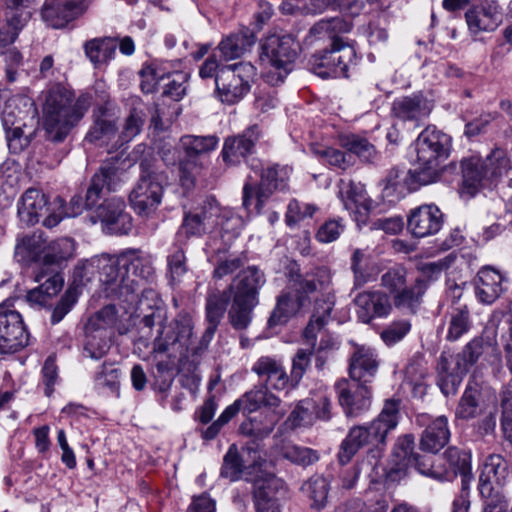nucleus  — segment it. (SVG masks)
Here are the masks:
<instances>
[{
  "label": "nucleus",
  "mask_w": 512,
  "mask_h": 512,
  "mask_svg": "<svg viewBox=\"0 0 512 512\" xmlns=\"http://www.w3.org/2000/svg\"><path fill=\"white\" fill-rule=\"evenodd\" d=\"M230 294L225 291L213 292L206 300V318L209 323L199 341L193 337V321L187 312H180L173 321L159 331L154 340L153 351L165 353L170 350L182 357L198 356L208 345L223 318Z\"/></svg>",
  "instance_id": "1"
},
{
  "label": "nucleus",
  "mask_w": 512,
  "mask_h": 512,
  "mask_svg": "<svg viewBox=\"0 0 512 512\" xmlns=\"http://www.w3.org/2000/svg\"><path fill=\"white\" fill-rule=\"evenodd\" d=\"M96 268L99 282L106 297L133 302L144 281L152 277L154 269L150 261L137 251L130 250L118 256L102 254L85 266Z\"/></svg>",
  "instance_id": "2"
},
{
  "label": "nucleus",
  "mask_w": 512,
  "mask_h": 512,
  "mask_svg": "<svg viewBox=\"0 0 512 512\" xmlns=\"http://www.w3.org/2000/svg\"><path fill=\"white\" fill-rule=\"evenodd\" d=\"M73 97V93L62 86H54L48 91L43 106L48 140L62 142L92 104V96L88 93L80 95L75 103Z\"/></svg>",
  "instance_id": "3"
},
{
  "label": "nucleus",
  "mask_w": 512,
  "mask_h": 512,
  "mask_svg": "<svg viewBox=\"0 0 512 512\" xmlns=\"http://www.w3.org/2000/svg\"><path fill=\"white\" fill-rule=\"evenodd\" d=\"M400 420V401L388 399L378 416L363 425H354L342 440L338 460L342 465L347 464L355 454L365 446L381 448L386 444L388 434L396 429Z\"/></svg>",
  "instance_id": "4"
},
{
  "label": "nucleus",
  "mask_w": 512,
  "mask_h": 512,
  "mask_svg": "<svg viewBox=\"0 0 512 512\" xmlns=\"http://www.w3.org/2000/svg\"><path fill=\"white\" fill-rule=\"evenodd\" d=\"M2 123L10 152L20 153L34 139L38 130L37 109L26 96H13L5 105Z\"/></svg>",
  "instance_id": "5"
},
{
  "label": "nucleus",
  "mask_w": 512,
  "mask_h": 512,
  "mask_svg": "<svg viewBox=\"0 0 512 512\" xmlns=\"http://www.w3.org/2000/svg\"><path fill=\"white\" fill-rule=\"evenodd\" d=\"M252 371L263 380V383L245 394L247 409L256 411L262 406L278 408L281 400L270 390L282 391L291 385V377L287 375L281 361L274 357L262 356L253 364Z\"/></svg>",
  "instance_id": "6"
},
{
  "label": "nucleus",
  "mask_w": 512,
  "mask_h": 512,
  "mask_svg": "<svg viewBox=\"0 0 512 512\" xmlns=\"http://www.w3.org/2000/svg\"><path fill=\"white\" fill-rule=\"evenodd\" d=\"M483 353V342L479 338L470 341L462 352H442L437 365V384L445 396L454 395L468 368L475 364Z\"/></svg>",
  "instance_id": "7"
},
{
  "label": "nucleus",
  "mask_w": 512,
  "mask_h": 512,
  "mask_svg": "<svg viewBox=\"0 0 512 512\" xmlns=\"http://www.w3.org/2000/svg\"><path fill=\"white\" fill-rule=\"evenodd\" d=\"M140 177L131 191L130 203L141 216H148L156 210L162 200L164 184L167 177L159 172L156 167V159L148 154L139 162Z\"/></svg>",
  "instance_id": "8"
},
{
  "label": "nucleus",
  "mask_w": 512,
  "mask_h": 512,
  "mask_svg": "<svg viewBox=\"0 0 512 512\" xmlns=\"http://www.w3.org/2000/svg\"><path fill=\"white\" fill-rule=\"evenodd\" d=\"M298 43L289 35H271L262 44L260 60L270 65L273 70L266 74V80L271 85L283 82L292 70V65L298 55Z\"/></svg>",
  "instance_id": "9"
},
{
  "label": "nucleus",
  "mask_w": 512,
  "mask_h": 512,
  "mask_svg": "<svg viewBox=\"0 0 512 512\" xmlns=\"http://www.w3.org/2000/svg\"><path fill=\"white\" fill-rule=\"evenodd\" d=\"M256 69L249 62H239L221 67L215 78L216 90L222 102L234 104L251 88Z\"/></svg>",
  "instance_id": "10"
},
{
  "label": "nucleus",
  "mask_w": 512,
  "mask_h": 512,
  "mask_svg": "<svg viewBox=\"0 0 512 512\" xmlns=\"http://www.w3.org/2000/svg\"><path fill=\"white\" fill-rule=\"evenodd\" d=\"M356 57L355 49L341 39H334L331 49L320 55H313L312 71L322 78L348 77V69Z\"/></svg>",
  "instance_id": "11"
},
{
  "label": "nucleus",
  "mask_w": 512,
  "mask_h": 512,
  "mask_svg": "<svg viewBox=\"0 0 512 512\" xmlns=\"http://www.w3.org/2000/svg\"><path fill=\"white\" fill-rule=\"evenodd\" d=\"M286 492L285 483L271 473L258 469L253 480L256 512H281V499Z\"/></svg>",
  "instance_id": "12"
},
{
  "label": "nucleus",
  "mask_w": 512,
  "mask_h": 512,
  "mask_svg": "<svg viewBox=\"0 0 512 512\" xmlns=\"http://www.w3.org/2000/svg\"><path fill=\"white\" fill-rule=\"evenodd\" d=\"M28 343L29 334L20 313L0 305V354L15 353Z\"/></svg>",
  "instance_id": "13"
},
{
  "label": "nucleus",
  "mask_w": 512,
  "mask_h": 512,
  "mask_svg": "<svg viewBox=\"0 0 512 512\" xmlns=\"http://www.w3.org/2000/svg\"><path fill=\"white\" fill-rule=\"evenodd\" d=\"M504 329L500 335V345L503 350L506 366L512 374V302L507 307ZM502 430L505 439L512 442V380L504 386L501 392Z\"/></svg>",
  "instance_id": "14"
},
{
  "label": "nucleus",
  "mask_w": 512,
  "mask_h": 512,
  "mask_svg": "<svg viewBox=\"0 0 512 512\" xmlns=\"http://www.w3.org/2000/svg\"><path fill=\"white\" fill-rule=\"evenodd\" d=\"M335 389L347 417H358L370 409L371 390L367 383L341 379L336 382Z\"/></svg>",
  "instance_id": "15"
},
{
  "label": "nucleus",
  "mask_w": 512,
  "mask_h": 512,
  "mask_svg": "<svg viewBox=\"0 0 512 512\" xmlns=\"http://www.w3.org/2000/svg\"><path fill=\"white\" fill-rule=\"evenodd\" d=\"M451 148L449 135L435 127L424 129L416 140L417 161L440 163L447 160Z\"/></svg>",
  "instance_id": "16"
},
{
  "label": "nucleus",
  "mask_w": 512,
  "mask_h": 512,
  "mask_svg": "<svg viewBox=\"0 0 512 512\" xmlns=\"http://www.w3.org/2000/svg\"><path fill=\"white\" fill-rule=\"evenodd\" d=\"M124 209L123 199L112 197L96 207L95 216L109 233L128 234L132 229V218Z\"/></svg>",
  "instance_id": "17"
},
{
  "label": "nucleus",
  "mask_w": 512,
  "mask_h": 512,
  "mask_svg": "<svg viewBox=\"0 0 512 512\" xmlns=\"http://www.w3.org/2000/svg\"><path fill=\"white\" fill-rule=\"evenodd\" d=\"M353 302L357 317L364 324L387 317L392 311L389 296L381 290H364L355 296Z\"/></svg>",
  "instance_id": "18"
},
{
  "label": "nucleus",
  "mask_w": 512,
  "mask_h": 512,
  "mask_svg": "<svg viewBox=\"0 0 512 512\" xmlns=\"http://www.w3.org/2000/svg\"><path fill=\"white\" fill-rule=\"evenodd\" d=\"M509 462L500 454H491L483 462L479 476L478 489L481 495H490L491 491H501L509 481Z\"/></svg>",
  "instance_id": "19"
},
{
  "label": "nucleus",
  "mask_w": 512,
  "mask_h": 512,
  "mask_svg": "<svg viewBox=\"0 0 512 512\" xmlns=\"http://www.w3.org/2000/svg\"><path fill=\"white\" fill-rule=\"evenodd\" d=\"M419 426H426L420 439V448L430 453L439 452L450 439L448 419L438 416L434 419L428 414H420L416 418Z\"/></svg>",
  "instance_id": "20"
},
{
  "label": "nucleus",
  "mask_w": 512,
  "mask_h": 512,
  "mask_svg": "<svg viewBox=\"0 0 512 512\" xmlns=\"http://www.w3.org/2000/svg\"><path fill=\"white\" fill-rule=\"evenodd\" d=\"M442 225L443 214L434 204H425L413 209L407 220L408 230L418 238L435 235Z\"/></svg>",
  "instance_id": "21"
},
{
  "label": "nucleus",
  "mask_w": 512,
  "mask_h": 512,
  "mask_svg": "<svg viewBox=\"0 0 512 512\" xmlns=\"http://www.w3.org/2000/svg\"><path fill=\"white\" fill-rule=\"evenodd\" d=\"M264 283V274L256 266H249L237 274L226 291L234 299L259 303V290Z\"/></svg>",
  "instance_id": "22"
},
{
  "label": "nucleus",
  "mask_w": 512,
  "mask_h": 512,
  "mask_svg": "<svg viewBox=\"0 0 512 512\" xmlns=\"http://www.w3.org/2000/svg\"><path fill=\"white\" fill-rule=\"evenodd\" d=\"M465 19L468 30L474 35L494 31L501 22L499 5L496 1L481 2L466 11Z\"/></svg>",
  "instance_id": "23"
},
{
  "label": "nucleus",
  "mask_w": 512,
  "mask_h": 512,
  "mask_svg": "<svg viewBox=\"0 0 512 512\" xmlns=\"http://www.w3.org/2000/svg\"><path fill=\"white\" fill-rule=\"evenodd\" d=\"M52 208V202H48L46 194L38 189L29 188L18 202V217L27 226H33L43 215L52 213Z\"/></svg>",
  "instance_id": "24"
},
{
  "label": "nucleus",
  "mask_w": 512,
  "mask_h": 512,
  "mask_svg": "<svg viewBox=\"0 0 512 512\" xmlns=\"http://www.w3.org/2000/svg\"><path fill=\"white\" fill-rule=\"evenodd\" d=\"M259 138L260 130L256 124L247 128L241 135L227 138L222 150L223 160L230 165L240 163L253 152Z\"/></svg>",
  "instance_id": "25"
},
{
  "label": "nucleus",
  "mask_w": 512,
  "mask_h": 512,
  "mask_svg": "<svg viewBox=\"0 0 512 512\" xmlns=\"http://www.w3.org/2000/svg\"><path fill=\"white\" fill-rule=\"evenodd\" d=\"M120 182L119 169L114 164H104L94 174L85 196L86 209L93 208L105 192L116 189Z\"/></svg>",
  "instance_id": "26"
},
{
  "label": "nucleus",
  "mask_w": 512,
  "mask_h": 512,
  "mask_svg": "<svg viewBox=\"0 0 512 512\" xmlns=\"http://www.w3.org/2000/svg\"><path fill=\"white\" fill-rule=\"evenodd\" d=\"M340 198L346 210L350 211L358 223H365L370 209L371 200L360 183L341 181Z\"/></svg>",
  "instance_id": "27"
},
{
  "label": "nucleus",
  "mask_w": 512,
  "mask_h": 512,
  "mask_svg": "<svg viewBox=\"0 0 512 512\" xmlns=\"http://www.w3.org/2000/svg\"><path fill=\"white\" fill-rule=\"evenodd\" d=\"M83 0H47L42 8L43 20L53 28H62L82 12Z\"/></svg>",
  "instance_id": "28"
},
{
  "label": "nucleus",
  "mask_w": 512,
  "mask_h": 512,
  "mask_svg": "<svg viewBox=\"0 0 512 512\" xmlns=\"http://www.w3.org/2000/svg\"><path fill=\"white\" fill-rule=\"evenodd\" d=\"M379 362L375 351L366 346H356L349 360L351 380L369 383L378 370Z\"/></svg>",
  "instance_id": "29"
},
{
  "label": "nucleus",
  "mask_w": 512,
  "mask_h": 512,
  "mask_svg": "<svg viewBox=\"0 0 512 512\" xmlns=\"http://www.w3.org/2000/svg\"><path fill=\"white\" fill-rule=\"evenodd\" d=\"M106 98L107 96L101 98L104 105L99 106L94 112V124L86 136V140L90 142L109 140L116 134L115 115L112 112L110 102Z\"/></svg>",
  "instance_id": "30"
},
{
  "label": "nucleus",
  "mask_w": 512,
  "mask_h": 512,
  "mask_svg": "<svg viewBox=\"0 0 512 512\" xmlns=\"http://www.w3.org/2000/svg\"><path fill=\"white\" fill-rule=\"evenodd\" d=\"M331 281V275L325 267H315L305 274L291 276V282L298 294L304 300V296L325 289Z\"/></svg>",
  "instance_id": "31"
},
{
  "label": "nucleus",
  "mask_w": 512,
  "mask_h": 512,
  "mask_svg": "<svg viewBox=\"0 0 512 512\" xmlns=\"http://www.w3.org/2000/svg\"><path fill=\"white\" fill-rule=\"evenodd\" d=\"M502 274L492 267H483L478 272L476 296L484 304H492L503 291Z\"/></svg>",
  "instance_id": "32"
},
{
  "label": "nucleus",
  "mask_w": 512,
  "mask_h": 512,
  "mask_svg": "<svg viewBox=\"0 0 512 512\" xmlns=\"http://www.w3.org/2000/svg\"><path fill=\"white\" fill-rule=\"evenodd\" d=\"M428 101L420 94L405 96L393 102L392 113L402 120H414L430 113Z\"/></svg>",
  "instance_id": "33"
},
{
  "label": "nucleus",
  "mask_w": 512,
  "mask_h": 512,
  "mask_svg": "<svg viewBox=\"0 0 512 512\" xmlns=\"http://www.w3.org/2000/svg\"><path fill=\"white\" fill-rule=\"evenodd\" d=\"M462 177L464 186L470 189L473 194L479 187L491 184L486 173L483 160L477 156L463 159L461 162Z\"/></svg>",
  "instance_id": "34"
},
{
  "label": "nucleus",
  "mask_w": 512,
  "mask_h": 512,
  "mask_svg": "<svg viewBox=\"0 0 512 512\" xmlns=\"http://www.w3.org/2000/svg\"><path fill=\"white\" fill-rule=\"evenodd\" d=\"M444 170L440 163H423L417 161V167L409 170L405 178V184L410 191L416 190L419 186L429 185L437 182Z\"/></svg>",
  "instance_id": "35"
},
{
  "label": "nucleus",
  "mask_w": 512,
  "mask_h": 512,
  "mask_svg": "<svg viewBox=\"0 0 512 512\" xmlns=\"http://www.w3.org/2000/svg\"><path fill=\"white\" fill-rule=\"evenodd\" d=\"M271 172L264 177L263 182H260L259 185H256L249 181L250 177H248V181L244 184L243 187V206L249 212H255L259 214L265 204V202L270 197V189L266 188L270 185L269 177Z\"/></svg>",
  "instance_id": "36"
},
{
  "label": "nucleus",
  "mask_w": 512,
  "mask_h": 512,
  "mask_svg": "<svg viewBox=\"0 0 512 512\" xmlns=\"http://www.w3.org/2000/svg\"><path fill=\"white\" fill-rule=\"evenodd\" d=\"M52 207V213L43 220V225L48 228L55 227L65 217H76L86 209L85 201L80 195L73 196L67 208H65L62 198L55 197L52 201Z\"/></svg>",
  "instance_id": "37"
},
{
  "label": "nucleus",
  "mask_w": 512,
  "mask_h": 512,
  "mask_svg": "<svg viewBox=\"0 0 512 512\" xmlns=\"http://www.w3.org/2000/svg\"><path fill=\"white\" fill-rule=\"evenodd\" d=\"M45 250V240L41 234L25 235L17 240L14 257L21 263L28 265L39 259Z\"/></svg>",
  "instance_id": "38"
},
{
  "label": "nucleus",
  "mask_w": 512,
  "mask_h": 512,
  "mask_svg": "<svg viewBox=\"0 0 512 512\" xmlns=\"http://www.w3.org/2000/svg\"><path fill=\"white\" fill-rule=\"evenodd\" d=\"M444 459L448 463V467L442 466L443 469L452 472L453 479L460 474L462 485L469 484L472 479L470 452L457 447H449L444 453Z\"/></svg>",
  "instance_id": "39"
},
{
  "label": "nucleus",
  "mask_w": 512,
  "mask_h": 512,
  "mask_svg": "<svg viewBox=\"0 0 512 512\" xmlns=\"http://www.w3.org/2000/svg\"><path fill=\"white\" fill-rule=\"evenodd\" d=\"M255 43V36L249 29L233 33L223 39L219 50L226 60L238 58Z\"/></svg>",
  "instance_id": "40"
},
{
  "label": "nucleus",
  "mask_w": 512,
  "mask_h": 512,
  "mask_svg": "<svg viewBox=\"0 0 512 512\" xmlns=\"http://www.w3.org/2000/svg\"><path fill=\"white\" fill-rule=\"evenodd\" d=\"M426 290V283L423 279H416L413 283L406 284L394 296L393 301L397 308L407 309L414 312Z\"/></svg>",
  "instance_id": "41"
},
{
  "label": "nucleus",
  "mask_w": 512,
  "mask_h": 512,
  "mask_svg": "<svg viewBox=\"0 0 512 512\" xmlns=\"http://www.w3.org/2000/svg\"><path fill=\"white\" fill-rule=\"evenodd\" d=\"M330 484L321 475H313L301 486V491L311 501V506L316 509L323 508L328 499Z\"/></svg>",
  "instance_id": "42"
},
{
  "label": "nucleus",
  "mask_w": 512,
  "mask_h": 512,
  "mask_svg": "<svg viewBox=\"0 0 512 512\" xmlns=\"http://www.w3.org/2000/svg\"><path fill=\"white\" fill-rule=\"evenodd\" d=\"M118 321L117 309L114 305H106L90 316L85 324V331L90 333L109 334Z\"/></svg>",
  "instance_id": "43"
},
{
  "label": "nucleus",
  "mask_w": 512,
  "mask_h": 512,
  "mask_svg": "<svg viewBox=\"0 0 512 512\" xmlns=\"http://www.w3.org/2000/svg\"><path fill=\"white\" fill-rule=\"evenodd\" d=\"M85 53L90 61L99 65L112 59L116 53L117 41L113 38L92 39L85 43Z\"/></svg>",
  "instance_id": "44"
},
{
  "label": "nucleus",
  "mask_w": 512,
  "mask_h": 512,
  "mask_svg": "<svg viewBox=\"0 0 512 512\" xmlns=\"http://www.w3.org/2000/svg\"><path fill=\"white\" fill-rule=\"evenodd\" d=\"M280 454L284 459L302 467L313 465L320 458L318 451L292 442H284Z\"/></svg>",
  "instance_id": "45"
},
{
  "label": "nucleus",
  "mask_w": 512,
  "mask_h": 512,
  "mask_svg": "<svg viewBox=\"0 0 512 512\" xmlns=\"http://www.w3.org/2000/svg\"><path fill=\"white\" fill-rule=\"evenodd\" d=\"M486 173L489 176L491 183L506 176L512 169V162L507 152L500 148H495L483 160Z\"/></svg>",
  "instance_id": "46"
},
{
  "label": "nucleus",
  "mask_w": 512,
  "mask_h": 512,
  "mask_svg": "<svg viewBox=\"0 0 512 512\" xmlns=\"http://www.w3.org/2000/svg\"><path fill=\"white\" fill-rule=\"evenodd\" d=\"M251 471L243 468V462L238 454V451L234 445H232L227 451L223 459L221 468V476L231 481H236L240 478H244L246 481L255 479L251 476Z\"/></svg>",
  "instance_id": "47"
},
{
  "label": "nucleus",
  "mask_w": 512,
  "mask_h": 512,
  "mask_svg": "<svg viewBox=\"0 0 512 512\" xmlns=\"http://www.w3.org/2000/svg\"><path fill=\"white\" fill-rule=\"evenodd\" d=\"M333 307L334 301L330 296L316 302L314 314L303 332L305 339H316L317 332L326 324V319L330 316Z\"/></svg>",
  "instance_id": "48"
},
{
  "label": "nucleus",
  "mask_w": 512,
  "mask_h": 512,
  "mask_svg": "<svg viewBox=\"0 0 512 512\" xmlns=\"http://www.w3.org/2000/svg\"><path fill=\"white\" fill-rule=\"evenodd\" d=\"M301 306L303 299L298 296L294 301L288 293H283L277 298L276 307L274 308L268 324L270 327L285 323L290 315L294 314Z\"/></svg>",
  "instance_id": "49"
},
{
  "label": "nucleus",
  "mask_w": 512,
  "mask_h": 512,
  "mask_svg": "<svg viewBox=\"0 0 512 512\" xmlns=\"http://www.w3.org/2000/svg\"><path fill=\"white\" fill-rule=\"evenodd\" d=\"M50 265H43L39 267L34 273V281L39 283V287L50 298L57 295L63 287L64 279L58 272L50 270Z\"/></svg>",
  "instance_id": "50"
},
{
  "label": "nucleus",
  "mask_w": 512,
  "mask_h": 512,
  "mask_svg": "<svg viewBox=\"0 0 512 512\" xmlns=\"http://www.w3.org/2000/svg\"><path fill=\"white\" fill-rule=\"evenodd\" d=\"M186 157L198 159V156L216 148L218 138L215 136H184L181 139Z\"/></svg>",
  "instance_id": "51"
},
{
  "label": "nucleus",
  "mask_w": 512,
  "mask_h": 512,
  "mask_svg": "<svg viewBox=\"0 0 512 512\" xmlns=\"http://www.w3.org/2000/svg\"><path fill=\"white\" fill-rule=\"evenodd\" d=\"M257 305L258 303L232 298V305L228 312L231 325L238 330L246 329L252 320L253 310Z\"/></svg>",
  "instance_id": "52"
},
{
  "label": "nucleus",
  "mask_w": 512,
  "mask_h": 512,
  "mask_svg": "<svg viewBox=\"0 0 512 512\" xmlns=\"http://www.w3.org/2000/svg\"><path fill=\"white\" fill-rule=\"evenodd\" d=\"M471 326L470 313L466 304H460L453 308L451 312V320L448 329L447 339L456 341L464 333H466Z\"/></svg>",
  "instance_id": "53"
},
{
  "label": "nucleus",
  "mask_w": 512,
  "mask_h": 512,
  "mask_svg": "<svg viewBox=\"0 0 512 512\" xmlns=\"http://www.w3.org/2000/svg\"><path fill=\"white\" fill-rule=\"evenodd\" d=\"M341 146L349 152L357 155L365 162H372L376 156V150L367 139L351 134L340 139Z\"/></svg>",
  "instance_id": "54"
},
{
  "label": "nucleus",
  "mask_w": 512,
  "mask_h": 512,
  "mask_svg": "<svg viewBox=\"0 0 512 512\" xmlns=\"http://www.w3.org/2000/svg\"><path fill=\"white\" fill-rule=\"evenodd\" d=\"M409 463H413L421 474L434 478L438 481L453 480V473L443 469L440 464L436 465L433 458L430 456H420L415 454Z\"/></svg>",
  "instance_id": "55"
},
{
  "label": "nucleus",
  "mask_w": 512,
  "mask_h": 512,
  "mask_svg": "<svg viewBox=\"0 0 512 512\" xmlns=\"http://www.w3.org/2000/svg\"><path fill=\"white\" fill-rule=\"evenodd\" d=\"M120 370L113 364L104 363L94 378L95 387L99 390H107L111 394L119 396Z\"/></svg>",
  "instance_id": "56"
},
{
  "label": "nucleus",
  "mask_w": 512,
  "mask_h": 512,
  "mask_svg": "<svg viewBox=\"0 0 512 512\" xmlns=\"http://www.w3.org/2000/svg\"><path fill=\"white\" fill-rule=\"evenodd\" d=\"M74 242L70 238H60L53 241L43 257L45 265L59 264L73 256Z\"/></svg>",
  "instance_id": "57"
},
{
  "label": "nucleus",
  "mask_w": 512,
  "mask_h": 512,
  "mask_svg": "<svg viewBox=\"0 0 512 512\" xmlns=\"http://www.w3.org/2000/svg\"><path fill=\"white\" fill-rule=\"evenodd\" d=\"M310 347L308 349H298L295 356L292 359V369H291V386L295 387L303 378L307 368L310 365V358L313 354L315 348V341L311 339H306Z\"/></svg>",
  "instance_id": "58"
},
{
  "label": "nucleus",
  "mask_w": 512,
  "mask_h": 512,
  "mask_svg": "<svg viewBox=\"0 0 512 512\" xmlns=\"http://www.w3.org/2000/svg\"><path fill=\"white\" fill-rule=\"evenodd\" d=\"M85 336L84 352L87 357L98 360L108 352L110 348L109 334L85 331Z\"/></svg>",
  "instance_id": "59"
},
{
  "label": "nucleus",
  "mask_w": 512,
  "mask_h": 512,
  "mask_svg": "<svg viewBox=\"0 0 512 512\" xmlns=\"http://www.w3.org/2000/svg\"><path fill=\"white\" fill-rule=\"evenodd\" d=\"M351 270L354 289H359L372 280V275L367 270V256L363 250H354L351 257Z\"/></svg>",
  "instance_id": "60"
},
{
  "label": "nucleus",
  "mask_w": 512,
  "mask_h": 512,
  "mask_svg": "<svg viewBox=\"0 0 512 512\" xmlns=\"http://www.w3.org/2000/svg\"><path fill=\"white\" fill-rule=\"evenodd\" d=\"M313 399H303L297 403L291 414L289 415L288 422L292 428L308 427L314 424L315 417L312 412Z\"/></svg>",
  "instance_id": "61"
},
{
  "label": "nucleus",
  "mask_w": 512,
  "mask_h": 512,
  "mask_svg": "<svg viewBox=\"0 0 512 512\" xmlns=\"http://www.w3.org/2000/svg\"><path fill=\"white\" fill-rule=\"evenodd\" d=\"M312 152L328 164L340 169L344 170L351 165V157L338 149L313 145Z\"/></svg>",
  "instance_id": "62"
},
{
  "label": "nucleus",
  "mask_w": 512,
  "mask_h": 512,
  "mask_svg": "<svg viewBox=\"0 0 512 512\" xmlns=\"http://www.w3.org/2000/svg\"><path fill=\"white\" fill-rule=\"evenodd\" d=\"M407 284V272L401 266H395L387 270L381 276V285L393 296Z\"/></svg>",
  "instance_id": "63"
},
{
  "label": "nucleus",
  "mask_w": 512,
  "mask_h": 512,
  "mask_svg": "<svg viewBox=\"0 0 512 512\" xmlns=\"http://www.w3.org/2000/svg\"><path fill=\"white\" fill-rule=\"evenodd\" d=\"M202 168L198 159H191L185 156L179 163V179L183 188L191 189L195 185V179Z\"/></svg>",
  "instance_id": "64"
}]
</instances>
